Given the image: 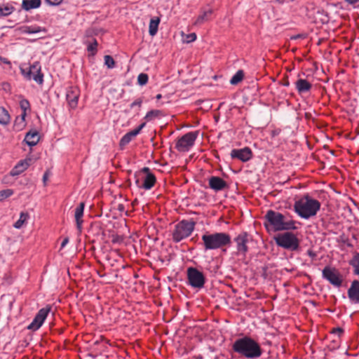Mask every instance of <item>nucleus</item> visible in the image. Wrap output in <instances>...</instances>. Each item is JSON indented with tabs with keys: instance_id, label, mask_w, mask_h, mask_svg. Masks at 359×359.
Masks as SVG:
<instances>
[{
	"instance_id": "f257e3e1",
	"label": "nucleus",
	"mask_w": 359,
	"mask_h": 359,
	"mask_svg": "<svg viewBox=\"0 0 359 359\" xmlns=\"http://www.w3.org/2000/svg\"><path fill=\"white\" fill-rule=\"evenodd\" d=\"M264 226L266 229L273 231L295 230L294 221L289 214H282L279 212L269 210L264 215Z\"/></svg>"
},
{
	"instance_id": "f03ea898",
	"label": "nucleus",
	"mask_w": 359,
	"mask_h": 359,
	"mask_svg": "<svg viewBox=\"0 0 359 359\" xmlns=\"http://www.w3.org/2000/svg\"><path fill=\"white\" fill-rule=\"evenodd\" d=\"M232 351L248 359H257L262 355L259 344L248 336L236 339L231 345Z\"/></svg>"
},
{
	"instance_id": "7ed1b4c3",
	"label": "nucleus",
	"mask_w": 359,
	"mask_h": 359,
	"mask_svg": "<svg viewBox=\"0 0 359 359\" xmlns=\"http://www.w3.org/2000/svg\"><path fill=\"white\" fill-rule=\"evenodd\" d=\"M201 240L205 251L223 249L231 244L230 235L224 232H206L202 236Z\"/></svg>"
},
{
	"instance_id": "20e7f679",
	"label": "nucleus",
	"mask_w": 359,
	"mask_h": 359,
	"mask_svg": "<svg viewBox=\"0 0 359 359\" xmlns=\"http://www.w3.org/2000/svg\"><path fill=\"white\" fill-rule=\"evenodd\" d=\"M320 208V203L309 195H306L294 204L296 213L303 219H309L316 215Z\"/></svg>"
},
{
	"instance_id": "39448f33",
	"label": "nucleus",
	"mask_w": 359,
	"mask_h": 359,
	"mask_svg": "<svg viewBox=\"0 0 359 359\" xmlns=\"http://www.w3.org/2000/svg\"><path fill=\"white\" fill-rule=\"evenodd\" d=\"M276 245L289 251L296 252L300 249V241L297 236L289 231L279 233L274 237Z\"/></svg>"
},
{
	"instance_id": "423d86ee",
	"label": "nucleus",
	"mask_w": 359,
	"mask_h": 359,
	"mask_svg": "<svg viewBox=\"0 0 359 359\" xmlns=\"http://www.w3.org/2000/svg\"><path fill=\"white\" fill-rule=\"evenodd\" d=\"M196 224V222L194 220L189 221L186 219H183L177 223L172 233L173 241L179 243L189 237L194 231Z\"/></svg>"
},
{
	"instance_id": "0eeeda50",
	"label": "nucleus",
	"mask_w": 359,
	"mask_h": 359,
	"mask_svg": "<svg viewBox=\"0 0 359 359\" xmlns=\"http://www.w3.org/2000/svg\"><path fill=\"white\" fill-rule=\"evenodd\" d=\"M187 273L188 283L192 287L201 289L204 287L205 278L201 271L196 268L189 267Z\"/></svg>"
},
{
	"instance_id": "6e6552de",
	"label": "nucleus",
	"mask_w": 359,
	"mask_h": 359,
	"mask_svg": "<svg viewBox=\"0 0 359 359\" xmlns=\"http://www.w3.org/2000/svg\"><path fill=\"white\" fill-rule=\"evenodd\" d=\"M198 135V131L189 132L184 135L176 142V149L180 152L188 151L189 149L194 144Z\"/></svg>"
},
{
	"instance_id": "1a4fd4ad",
	"label": "nucleus",
	"mask_w": 359,
	"mask_h": 359,
	"mask_svg": "<svg viewBox=\"0 0 359 359\" xmlns=\"http://www.w3.org/2000/svg\"><path fill=\"white\" fill-rule=\"evenodd\" d=\"M21 72L28 79H33L39 84L43 82V74L41 72V65L39 62H34L28 69H22Z\"/></svg>"
},
{
	"instance_id": "9d476101",
	"label": "nucleus",
	"mask_w": 359,
	"mask_h": 359,
	"mask_svg": "<svg viewBox=\"0 0 359 359\" xmlns=\"http://www.w3.org/2000/svg\"><path fill=\"white\" fill-rule=\"evenodd\" d=\"M323 278L332 285L340 287L342 283V278L339 272L335 268L326 266L322 271Z\"/></svg>"
},
{
	"instance_id": "9b49d317",
	"label": "nucleus",
	"mask_w": 359,
	"mask_h": 359,
	"mask_svg": "<svg viewBox=\"0 0 359 359\" xmlns=\"http://www.w3.org/2000/svg\"><path fill=\"white\" fill-rule=\"evenodd\" d=\"M234 242L236 244L237 255L245 257L248 252L249 234L245 231H242L235 237Z\"/></svg>"
},
{
	"instance_id": "f8f14e48",
	"label": "nucleus",
	"mask_w": 359,
	"mask_h": 359,
	"mask_svg": "<svg viewBox=\"0 0 359 359\" xmlns=\"http://www.w3.org/2000/svg\"><path fill=\"white\" fill-rule=\"evenodd\" d=\"M140 173L145 174L143 183L142 184H140V180L137 178L135 180L136 185L146 190L151 189L156 182V178L155 175L150 172V169L148 167H144L143 168H142L140 171Z\"/></svg>"
},
{
	"instance_id": "ddd939ff",
	"label": "nucleus",
	"mask_w": 359,
	"mask_h": 359,
	"mask_svg": "<svg viewBox=\"0 0 359 359\" xmlns=\"http://www.w3.org/2000/svg\"><path fill=\"white\" fill-rule=\"evenodd\" d=\"M49 311V308H43L40 309L27 328L32 330H37L39 329L46 318Z\"/></svg>"
},
{
	"instance_id": "4468645a",
	"label": "nucleus",
	"mask_w": 359,
	"mask_h": 359,
	"mask_svg": "<svg viewBox=\"0 0 359 359\" xmlns=\"http://www.w3.org/2000/svg\"><path fill=\"white\" fill-rule=\"evenodd\" d=\"M230 155L232 158H237L243 162H246L252 157V152L250 148L245 147L240 149H233Z\"/></svg>"
},
{
	"instance_id": "2eb2a0df",
	"label": "nucleus",
	"mask_w": 359,
	"mask_h": 359,
	"mask_svg": "<svg viewBox=\"0 0 359 359\" xmlns=\"http://www.w3.org/2000/svg\"><path fill=\"white\" fill-rule=\"evenodd\" d=\"M145 125L146 123H142L137 128L127 133L125 135H123L119 142L120 147L123 149L126 145H127L133 137L140 133Z\"/></svg>"
},
{
	"instance_id": "dca6fc26",
	"label": "nucleus",
	"mask_w": 359,
	"mask_h": 359,
	"mask_svg": "<svg viewBox=\"0 0 359 359\" xmlns=\"http://www.w3.org/2000/svg\"><path fill=\"white\" fill-rule=\"evenodd\" d=\"M348 297L354 304H359V280H354L351 282L347 291Z\"/></svg>"
},
{
	"instance_id": "f3484780",
	"label": "nucleus",
	"mask_w": 359,
	"mask_h": 359,
	"mask_svg": "<svg viewBox=\"0 0 359 359\" xmlns=\"http://www.w3.org/2000/svg\"><path fill=\"white\" fill-rule=\"evenodd\" d=\"M79 91L76 87L71 86L67 88L66 97L67 100L72 108H75L78 104Z\"/></svg>"
},
{
	"instance_id": "a211bd4d",
	"label": "nucleus",
	"mask_w": 359,
	"mask_h": 359,
	"mask_svg": "<svg viewBox=\"0 0 359 359\" xmlns=\"http://www.w3.org/2000/svg\"><path fill=\"white\" fill-rule=\"evenodd\" d=\"M209 187L215 191H219L227 188L228 184L221 177L212 176L209 179Z\"/></svg>"
},
{
	"instance_id": "6ab92c4d",
	"label": "nucleus",
	"mask_w": 359,
	"mask_h": 359,
	"mask_svg": "<svg viewBox=\"0 0 359 359\" xmlns=\"http://www.w3.org/2000/svg\"><path fill=\"white\" fill-rule=\"evenodd\" d=\"M31 161L32 159L30 158L19 161L18 164L11 170V175L16 176L23 172L30 165Z\"/></svg>"
},
{
	"instance_id": "aec40b11",
	"label": "nucleus",
	"mask_w": 359,
	"mask_h": 359,
	"mask_svg": "<svg viewBox=\"0 0 359 359\" xmlns=\"http://www.w3.org/2000/svg\"><path fill=\"white\" fill-rule=\"evenodd\" d=\"M294 84L299 94L308 93L312 88V84L304 79H297Z\"/></svg>"
},
{
	"instance_id": "412c9836",
	"label": "nucleus",
	"mask_w": 359,
	"mask_h": 359,
	"mask_svg": "<svg viewBox=\"0 0 359 359\" xmlns=\"http://www.w3.org/2000/svg\"><path fill=\"white\" fill-rule=\"evenodd\" d=\"M85 207V203L81 202L79 203V206L75 209L74 217L76 223V228L79 231H81L83 219L82 217L83 215V210Z\"/></svg>"
},
{
	"instance_id": "4be33fe9",
	"label": "nucleus",
	"mask_w": 359,
	"mask_h": 359,
	"mask_svg": "<svg viewBox=\"0 0 359 359\" xmlns=\"http://www.w3.org/2000/svg\"><path fill=\"white\" fill-rule=\"evenodd\" d=\"M25 141L29 146H35L39 141V134L37 131L28 132L25 137Z\"/></svg>"
},
{
	"instance_id": "5701e85b",
	"label": "nucleus",
	"mask_w": 359,
	"mask_h": 359,
	"mask_svg": "<svg viewBox=\"0 0 359 359\" xmlns=\"http://www.w3.org/2000/svg\"><path fill=\"white\" fill-rule=\"evenodd\" d=\"M212 14V10L209 9L208 11H201V14L197 17L196 21L194 22V25H201L204 22L208 21L210 20V15Z\"/></svg>"
},
{
	"instance_id": "b1692460",
	"label": "nucleus",
	"mask_w": 359,
	"mask_h": 359,
	"mask_svg": "<svg viewBox=\"0 0 359 359\" xmlns=\"http://www.w3.org/2000/svg\"><path fill=\"white\" fill-rule=\"evenodd\" d=\"M41 4V0H23L22 8L25 11H29L39 8Z\"/></svg>"
},
{
	"instance_id": "393cba45",
	"label": "nucleus",
	"mask_w": 359,
	"mask_h": 359,
	"mask_svg": "<svg viewBox=\"0 0 359 359\" xmlns=\"http://www.w3.org/2000/svg\"><path fill=\"white\" fill-rule=\"evenodd\" d=\"M22 32L27 34H36L41 32H46V29L39 26H23L20 28Z\"/></svg>"
},
{
	"instance_id": "a878e982",
	"label": "nucleus",
	"mask_w": 359,
	"mask_h": 359,
	"mask_svg": "<svg viewBox=\"0 0 359 359\" xmlns=\"http://www.w3.org/2000/svg\"><path fill=\"white\" fill-rule=\"evenodd\" d=\"M159 23L160 19L158 18L151 19L149 27V33L151 36H153L156 34Z\"/></svg>"
},
{
	"instance_id": "bb28decb",
	"label": "nucleus",
	"mask_w": 359,
	"mask_h": 359,
	"mask_svg": "<svg viewBox=\"0 0 359 359\" xmlns=\"http://www.w3.org/2000/svg\"><path fill=\"white\" fill-rule=\"evenodd\" d=\"M11 121L10 115L8 111L2 107H0V124L7 126Z\"/></svg>"
},
{
	"instance_id": "cd10ccee",
	"label": "nucleus",
	"mask_w": 359,
	"mask_h": 359,
	"mask_svg": "<svg viewBox=\"0 0 359 359\" xmlns=\"http://www.w3.org/2000/svg\"><path fill=\"white\" fill-rule=\"evenodd\" d=\"M15 10V8L9 4L0 5V18L6 17L11 14Z\"/></svg>"
},
{
	"instance_id": "c85d7f7f",
	"label": "nucleus",
	"mask_w": 359,
	"mask_h": 359,
	"mask_svg": "<svg viewBox=\"0 0 359 359\" xmlns=\"http://www.w3.org/2000/svg\"><path fill=\"white\" fill-rule=\"evenodd\" d=\"M349 264L353 268V273L359 275V252L355 253L349 261Z\"/></svg>"
},
{
	"instance_id": "c756f323",
	"label": "nucleus",
	"mask_w": 359,
	"mask_h": 359,
	"mask_svg": "<svg viewBox=\"0 0 359 359\" xmlns=\"http://www.w3.org/2000/svg\"><path fill=\"white\" fill-rule=\"evenodd\" d=\"M29 215L27 212H22L20 213L19 219L16 222H15L13 226L15 229H20L25 223V222L29 219Z\"/></svg>"
},
{
	"instance_id": "7c9ffc66",
	"label": "nucleus",
	"mask_w": 359,
	"mask_h": 359,
	"mask_svg": "<svg viewBox=\"0 0 359 359\" xmlns=\"http://www.w3.org/2000/svg\"><path fill=\"white\" fill-rule=\"evenodd\" d=\"M244 77V72L243 70H238L231 79L230 83L231 85H237L240 83Z\"/></svg>"
},
{
	"instance_id": "2f4dec72",
	"label": "nucleus",
	"mask_w": 359,
	"mask_h": 359,
	"mask_svg": "<svg viewBox=\"0 0 359 359\" xmlns=\"http://www.w3.org/2000/svg\"><path fill=\"white\" fill-rule=\"evenodd\" d=\"M161 115H162L161 111L157 109L151 110L147 113L146 116H144V119H146L147 121H150Z\"/></svg>"
},
{
	"instance_id": "473e14b6",
	"label": "nucleus",
	"mask_w": 359,
	"mask_h": 359,
	"mask_svg": "<svg viewBox=\"0 0 359 359\" xmlns=\"http://www.w3.org/2000/svg\"><path fill=\"white\" fill-rule=\"evenodd\" d=\"M13 194V191L11 189H4L0 191V201L11 196Z\"/></svg>"
},
{
	"instance_id": "72a5a7b5",
	"label": "nucleus",
	"mask_w": 359,
	"mask_h": 359,
	"mask_svg": "<svg viewBox=\"0 0 359 359\" xmlns=\"http://www.w3.org/2000/svg\"><path fill=\"white\" fill-rule=\"evenodd\" d=\"M98 43L95 39H93V41L92 43H88L87 50L89 52L92 53V55H95L97 52V46Z\"/></svg>"
},
{
	"instance_id": "f704fd0d",
	"label": "nucleus",
	"mask_w": 359,
	"mask_h": 359,
	"mask_svg": "<svg viewBox=\"0 0 359 359\" xmlns=\"http://www.w3.org/2000/svg\"><path fill=\"white\" fill-rule=\"evenodd\" d=\"M104 64L107 66L108 68L112 69L115 66V61L114 58L110 55L104 56Z\"/></svg>"
},
{
	"instance_id": "c9c22d12",
	"label": "nucleus",
	"mask_w": 359,
	"mask_h": 359,
	"mask_svg": "<svg viewBox=\"0 0 359 359\" xmlns=\"http://www.w3.org/2000/svg\"><path fill=\"white\" fill-rule=\"evenodd\" d=\"M148 75L144 73H141L137 77V82L140 86L145 85L148 82Z\"/></svg>"
},
{
	"instance_id": "e433bc0d",
	"label": "nucleus",
	"mask_w": 359,
	"mask_h": 359,
	"mask_svg": "<svg viewBox=\"0 0 359 359\" xmlns=\"http://www.w3.org/2000/svg\"><path fill=\"white\" fill-rule=\"evenodd\" d=\"M196 39V34L195 33H191V34H187L183 38V42L189 43L194 41Z\"/></svg>"
},
{
	"instance_id": "4c0bfd02",
	"label": "nucleus",
	"mask_w": 359,
	"mask_h": 359,
	"mask_svg": "<svg viewBox=\"0 0 359 359\" xmlns=\"http://www.w3.org/2000/svg\"><path fill=\"white\" fill-rule=\"evenodd\" d=\"M20 105L23 111H26V110L29 108V102L27 100H21Z\"/></svg>"
},
{
	"instance_id": "58836bf2",
	"label": "nucleus",
	"mask_w": 359,
	"mask_h": 359,
	"mask_svg": "<svg viewBox=\"0 0 359 359\" xmlns=\"http://www.w3.org/2000/svg\"><path fill=\"white\" fill-rule=\"evenodd\" d=\"M111 238L113 243H120L123 241V238L117 234H112Z\"/></svg>"
},
{
	"instance_id": "ea45409f",
	"label": "nucleus",
	"mask_w": 359,
	"mask_h": 359,
	"mask_svg": "<svg viewBox=\"0 0 359 359\" xmlns=\"http://www.w3.org/2000/svg\"><path fill=\"white\" fill-rule=\"evenodd\" d=\"M142 99L138 98L130 104V108H133L134 107H136V106L138 107L139 108H140L142 106Z\"/></svg>"
},
{
	"instance_id": "a19ab883",
	"label": "nucleus",
	"mask_w": 359,
	"mask_h": 359,
	"mask_svg": "<svg viewBox=\"0 0 359 359\" xmlns=\"http://www.w3.org/2000/svg\"><path fill=\"white\" fill-rule=\"evenodd\" d=\"M344 330L341 327H336L332 330V334H337L339 337L340 335L343 333Z\"/></svg>"
},
{
	"instance_id": "79ce46f5",
	"label": "nucleus",
	"mask_w": 359,
	"mask_h": 359,
	"mask_svg": "<svg viewBox=\"0 0 359 359\" xmlns=\"http://www.w3.org/2000/svg\"><path fill=\"white\" fill-rule=\"evenodd\" d=\"M63 0H46V1L52 6L59 5Z\"/></svg>"
},
{
	"instance_id": "37998d69",
	"label": "nucleus",
	"mask_w": 359,
	"mask_h": 359,
	"mask_svg": "<svg viewBox=\"0 0 359 359\" xmlns=\"http://www.w3.org/2000/svg\"><path fill=\"white\" fill-rule=\"evenodd\" d=\"M50 175V171L49 170H46L44 174H43V184L44 185L46 186V182L48 179V177Z\"/></svg>"
},
{
	"instance_id": "c03bdc74",
	"label": "nucleus",
	"mask_w": 359,
	"mask_h": 359,
	"mask_svg": "<svg viewBox=\"0 0 359 359\" xmlns=\"http://www.w3.org/2000/svg\"><path fill=\"white\" fill-rule=\"evenodd\" d=\"M304 38H305V34H302L294 35V36L290 37V39L292 40H295V39H304Z\"/></svg>"
},
{
	"instance_id": "a18cd8bd",
	"label": "nucleus",
	"mask_w": 359,
	"mask_h": 359,
	"mask_svg": "<svg viewBox=\"0 0 359 359\" xmlns=\"http://www.w3.org/2000/svg\"><path fill=\"white\" fill-rule=\"evenodd\" d=\"M348 4L354 5L356 3L359 2V0H345Z\"/></svg>"
},
{
	"instance_id": "49530a36",
	"label": "nucleus",
	"mask_w": 359,
	"mask_h": 359,
	"mask_svg": "<svg viewBox=\"0 0 359 359\" xmlns=\"http://www.w3.org/2000/svg\"><path fill=\"white\" fill-rule=\"evenodd\" d=\"M307 254H308L309 256H310L312 258H314L316 257V253L313 251L311 250L307 251Z\"/></svg>"
},
{
	"instance_id": "de8ad7c7",
	"label": "nucleus",
	"mask_w": 359,
	"mask_h": 359,
	"mask_svg": "<svg viewBox=\"0 0 359 359\" xmlns=\"http://www.w3.org/2000/svg\"><path fill=\"white\" fill-rule=\"evenodd\" d=\"M68 242H69V239H68V238H65L62 241V243H61V248H64V247L67 244V243H68Z\"/></svg>"
},
{
	"instance_id": "09e8293b",
	"label": "nucleus",
	"mask_w": 359,
	"mask_h": 359,
	"mask_svg": "<svg viewBox=\"0 0 359 359\" xmlns=\"http://www.w3.org/2000/svg\"><path fill=\"white\" fill-rule=\"evenodd\" d=\"M0 60L5 64H11L10 61L7 58L2 57L1 56H0Z\"/></svg>"
},
{
	"instance_id": "8fccbe9b",
	"label": "nucleus",
	"mask_w": 359,
	"mask_h": 359,
	"mask_svg": "<svg viewBox=\"0 0 359 359\" xmlns=\"http://www.w3.org/2000/svg\"><path fill=\"white\" fill-rule=\"evenodd\" d=\"M283 85L285 86H289L290 82H289V80H288L287 77L286 78V79L284 81V83H283Z\"/></svg>"
},
{
	"instance_id": "3c124183",
	"label": "nucleus",
	"mask_w": 359,
	"mask_h": 359,
	"mask_svg": "<svg viewBox=\"0 0 359 359\" xmlns=\"http://www.w3.org/2000/svg\"><path fill=\"white\" fill-rule=\"evenodd\" d=\"M118 210L123 211L124 210V206L122 204H120L118 208Z\"/></svg>"
},
{
	"instance_id": "603ef678",
	"label": "nucleus",
	"mask_w": 359,
	"mask_h": 359,
	"mask_svg": "<svg viewBox=\"0 0 359 359\" xmlns=\"http://www.w3.org/2000/svg\"><path fill=\"white\" fill-rule=\"evenodd\" d=\"M21 116H22V120L24 121L25 120V117L26 116V111H23V113L22 114Z\"/></svg>"
},
{
	"instance_id": "864d4df0",
	"label": "nucleus",
	"mask_w": 359,
	"mask_h": 359,
	"mask_svg": "<svg viewBox=\"0 0 359 359\" xmlns=\"http://www.w3.org/2000/svg\"><path fill=\"white\" fill-rule=\"evenodd\" d=\"M162 97V95L161 94H158L156 96V98L157 100H160L161 98Z\"/></svg>"
},
{
	"instance_id": "5fc2aeb1",
	"label": "nucleus",
	"mask_w": 359,
	"mask_h": 359,
	"mask_svg": "<svg viewBox=\"0 0 359 359\" xmlns=\"http://www.w3.org/2000/svg\"><path fill=\"white\" fill-rule=\"evenodd\" d=\"M97 274L100 277H103L104 276V274H102L100 271H97Z\"/></svg>"
},
{
	"instance_id": "6e6d98bb",
	"label": "nucleus",
	"mask_w": 359,
	"mask_h": 359,
	"mask_svg": "<svg viewBox=\"0 0 359 359\" xmlns=\"http://www.w3.org/2000/svg\"><path fill=\"white\" fill-rule=\"evenodd\" d=\"M358 134H359V129H358Z\"/></svg>"
},
{
	"instance_id": "4d7b16f0",
	"label": "nucleus",
	"mask_w": 359,
	"mask_h": 359,
	"mask_svg": "<svg viewBox=\"0 0 359 359\" xmlns=\"http://www.w3.org/2000/svg\"><path fill=\"white\" fill-rule=\"evenodd\" d=\"M358 134H359V129H358Z\"/></svg>"
}]
</instances>
